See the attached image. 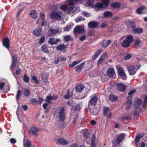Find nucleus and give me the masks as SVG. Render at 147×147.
<instances>
[{"label": "nucleus", "mask_w": 147, "mask_h": 147, "mask_svg": "<svg viewBox=\"0 0 147 147\" xmlns=\"http://www.w3.org/2000/svg\"><path fill=\"white\" fill-rule=\"evenodd\" d=\"M54 115L59 118L60 121H64L66 117L64 107L62 106L57 108L55 109Z\"/></svg>", "instance_id": "1"}, {"label": "nucleus", "mask_w": 147, "mask_h": 147, "mask_svg": "<svg viewBox=\"0 0 147 147\" xmlns=\"http://www.w3.org/2000/svg\"><path fill=\"white\" fill-rule=\"evenodd\" d=\"M121 39H124L122 43V46L125 48L129 47L134 40L133 38L131 36H123Z\"/></svg>", "instance_id": "2"}, {"label": "nucleus", "mask_w": 147, "mask_h": 147, "mask_svg": "<svg viewBox=\"0 0 147 147\" xmlns=\"http://www.w3.org/2000/svg\"><path fill=\"white\" fill-rule=\"evenodd\" d=\"M142 102V100L140 98H138L134 101V108L136 109L134 112V115H137L140 112L142 111V110L140 107Z\"/></svg>", "instance_id": "3"}, {"label": "nucleus", "mask_w": 147, "mask_h": 147, "mask_svg": "<svg viewBox=\"0 0 147 147\" xmlns=\"http://www.w3.org/2000/svg\"><path fill=\"white\" fill-rule=\"evenodd\" d=\"M60 8L62 10L65 11H67L70 14L74 13V12L72 7H68L67 5L66 4L61 5L60 6Z\"/></svg>", "instance_id": "4"}, {"label": "nucleus", "mask_w": 147, "mask_h": 147, "mask_svg": "<svg viewBox=\"0 0 147 147\" xmlns=\"http://www.w3.org/2000/svg\"><path fill=\"white\" fill-rule=\"evenodd\" d=\"M134 92H128L129 96L127 98L126 107V109L127 110H129L131 108L132 104V96Z\"/></svg>", "instance_id": "5"}, {"label": "nucleus", "mask_w": 147, "mask_h": 147, "mask_svg": "<svg viewBox=\"0 0 147 147\" xmlns=\"http://www.w3.org/2000/svg\"><path fill=\"white\" fill-rule=\"evenodd\" d=\"M62 14V12L61 11H59V12H53L51 13L50 16L53 19L60 20L61 18V16Z\"/></svg>", "instance_id": "6"}, {"label": "nucleus", "mask_w": 147, "mask_h": 147, "mask_svg": "<svg viewBox=\"0 0 147 147\" xmlns=\"http://www.w3.org/2000/svg\"><path fill=\"white\" fill-rule=\"evenodd\" d=\"M97 97L96 95L91 96V98L88 102V107L90 106H95L97 102Z\"/></svg>", "instance_id": "7"}, {"label": "nucleus", "mask_w": 147, "mask_h": 147, "mask_svg": "<svg viewBox=\"0 0 147 147\" xmlns=\"http://www.w3.org/2000/svg\"><path fill=\"white\" fill-rule=\"evenodd\" d=\"M126 136V134L124 133H121L118 134L116 138V142L117 144H119L122 142Z\"/></svg>", "instance_id": "8"}, {"label": "nucleus", "mask_w": 147, "mask_h": 147, "mask_svg": "<svg viewBox=\"0 0 147 147\" xmlns=\"http://www.w3.org/2000/svg\"><path fill=\"white\" fill-rule=\"evenodd\" d=\"M116 68L118 72V74L120 76L122 77V78L123 79L126 80L127 79L126 75L124 71L122 68L119 66H117Z\"/></svg>", "instance_id": "9"}, {"label": "nucleus", "mask_w": 147, "mask_h": 147, "mask_svg": "<svg viewBox=\"0 0 147 147\" xmlns=\"http://www.w3.org/2000/svg\"><path fill=\"white\" fill-rule=\"evenodd\" d=\"M103 115L107 118H109L111 117V112L109 107L105 106L103 107Z\"/></svg>", "instance_id": "10"}, {"label": "nucleus", "mask_w": 147, "mask_h": 147, "mask_svg": "<svg viewBox=\"0 0 147 147\" xmlns=\"http://www.w3.org/2000/svg\"><path fill=\"white\" fill-rule=\"evenodd\" d=\"M74 31L77 33L83 34L85 32V30L84 26L81 25L76 27L74 29Z\"/></svg>", "instance_id": "11"}, {"label": "nucleus", "mask_w": 147, "mask_h": 147, "mask_svg": "<svg viewBox=\"0 0 147 147\" xmlns=\"http://www.w3.org/2000/svg\"><path fill=\"white\" fill-rule=\"evenodd\" d=\"M127 69L130 75H134L137 70L135 66L130 65L127 67Z\"/></svg>", "instance_id": "12"}, {"label": "nucleus", "mask_w": 147, "mask_h": 147, "mask_svg": "<svg viewBox=\"0 0 147 147\" xmlns=\"http://www.w3.org/2000/svg\"><path fill=\"white\" fill-rule=\"evenodd\" d=\"M107 74L109 77L115 78L116 75L115 71L114 69L113 68H109L107 71Z\"/></svg>", "instance_id": "13"}, {"label": "nucleus", "mask_w": 147, "mask_h": 147, "mask_svg": "<svg viewBox=\"0 0 147 147\" xmlns=\"http://www.w3.org/2000/svg\"><path fill=\"white\" fill-rule=\"evenodd\" d=\"M38 131V127L34 126L32 127L29 131V133L32 136H37L38 134L37 132Z\"/></svg>", "instance_id": "14"}, {"label": "nucleus", "mask_w": 147, "mask_h": 147, "mask_svg": "<svg viewBox=\"0 0 147 147\" xmlns=\"http://www.w3.org/2000/svg\"><path fill=\"white\" fill-rule=\"evenodd\" d=\"M3 46L9 50V42L8 37H6L3 39Z\"/></svg>", "instance_id": "15"}, {"label": "nucleus", "mask_w": 147, "mask_h": 147, "mask_svg": "<svg viewBox=\"0 0 147 147\" xmlns=\"http://www.w3.org/2000/svg\"><path fill=\"white\" fill-rule=\"evenodd\" d=\"M84 88V85L80 83L76 85L75 87L76 90L78 92H81Z\"/></svg>", "instance_id": "16"}, {"label": "nucleus", "mask_w": 147, "mask_h": 147, "mask_svg": "<svg viewBox=\"0 0 147 147\" xmlns=\"http://www.w3.org/2000/svg\"><path fill=\"white\" fill-rule=\"evenodd\" d=\"M98 23L97 22L90 21L88 24V26L92 28H95L98 26Z\"/></svg>", "instance_id": "17"}, {"label": "nucleus", "mask_w": 147, "mask_h": 147, "mask_svg": "<svg viewBox=\"0 0 147 147\" xmlns=\"http://www.w3.org/2000/svg\"><path fill=\"white\" fill-rule=\"evenodd\" d=\"M85 63V62H84L77 66L75 68L76 71L77 72H80L84 67Z\"/></svg>", "instance_id": "18"}, {"label": "nucleus", "mask_w": 147, "mask_h": 147, "mask_svg": "<svg viewBox=\"0 0 147 147\" xmlns=\"http://www.w3.org/2000/svg\"><path fill=\"white\" fill-rule=\"evenodd\" d=\"M57 142L60 144L62 145H67L68 144L67 141L63 138H59L57 139Z\"/></svg>", "instance_id": "19"}, {"label": "nucleus", "mask_w": 147, "mask_h": 147, "mask_svg": "<svg viewBox=\"0 0 147 147\" xmlns=\"http://www.w3.org/2000/svg\"><path fill=\"white\" fill-rule=\"evenodd\" d=\"M66 60V59L62 56H58L57 57L56 59L55 60L54 63L55 64H57L59 61H65Z\"/></svg>", "instance_id": "20"}, {"label": "nucleus", "mask_w": 147, "mask_h": 147, "mask_svg": "<svg viewBox=\"0 0 147 147\" xmlns=\"http://www.w3.org/2000/svg\"><path fill=\"white\" fill-rule=\"evenodd\" d=\"M60 41V39L57 38L55 39L54 38H51L48 42L51 45H53L57 44L58 42Z\"/></svg>", "instance_id": "21"}, {"label": "nucleus", "mask_w": 147, "mask_h": 147, "mask_svg": "<svg viewBox=\"0 0 147 147\" xmlns=\"http://www.w3.org/2000/svg\"><path fill=\"white\" fill-rule=\"evenodd\" d=\"M48 75L47 73H43L42 76V81L45 84H47L49 83L48 80Z\"/></svg>", "instance_id": "22"}, {"label": "nucleus", "mask_w": 147, "mask_h": 147, "mask_svg": "<svg viewBox=\"0 0 147 147\" xmlns=\"http://www.w3.org/2000/svg\"><path fill=\"white\" fill-rule=\"evenodd\" d=\"M117 87L119 90L121 91H124L126 88V86L122 83L118 84Z\"/></svg>", "instance_id": "23"}, {"label": "nucleus", "mask_w": 147, "mask_h": 147, "mask_svg": "<svg viewBox=\"0 0 147 147\" xmlns=\"http://www.w3.org/2000/svg\"><path fill=\"white\" fill-rule=\"evenodd\" d=\"M41 29L40 28H38L34 30L33 34L37 36H40L41 35Z\"/></svg>", "instance_id": "24"}, {"label": "nucleus", "mask_w": 147, "mask_h": 147, "mask_svg": "<svg viewBox=\"0 0 147 147\" xmlns=\"http://www.w3.org/2000/svg\"><path fill=\"white\" fill-rule=\"evenodd\" d=\"M66 48V46L63 44L59 45L56 47V49L58 51H64Z\"/></svg>", "instance_id": "25"}, {"label": "nucleus", "mask_w": 147, "mask_h": 147, "mask_svg": "<svg viewBox=\"0 0 147 147\" xmlns=\"http://www.w3.org/2000/svg\"><path fill=\"white\" fill-rule=\"evenodd\" d=\"M102 51V49H99L96 51L92 57V59L94 60H95L98 57L100 53H101Z\"/></svg>", "instance_id": "26"}, {"label": "nucleus", "mask_w": 147, "mask_h": 147, "mask_svg": "<svg viewBox=\"0 0 147 147\" xmlns=\"http://www.w3.org/2000/svg\"><path fill=\"white\" fill-rule=\"evenodd\" d=\"M109 100L112 102H113L117 100L118 99V97L117 96L114 95H111L109 96Z\"/></svg>", "instance_id": "27"}, {"label": "nucleus", "mask_w": 147, "mask_h": 147, "mask_svg": "<svg viewBox=\"0 0 147 147\" xmlns=\"http://www.w3.org/2000/svg\"><path fill=\"white\" fill-rule=\"evenodd\" d=\"M111 42V41L110 40H108L107 41L104 40L102 42V46L106 48L110 44Z\"/></svg>", "instance_id": "28"}, {"label": "nucleus", "mask_w": 147, "mask_h": 147, "mask_svg": "<svg viewBox=\"0 0 147 147\" xmlns=\"http://www.w3.org/2000/svg\"><path fill=\"white\" fill-rule=\"evenodd\" d=\"M59 29L58 28L54 29L51 28L49 30V32L52 35H56Z\"/></svg>", "instance_id": "29"}, {"label": "nucleus", "mask_w": 147, "mask_h": 147, "mask_svg": "<svg viewBox=\"0 0 147 147\" xmlns=\"http://www.w3.org/2000/svg\"><path fill=\"white\" fill-rule=\"evenodd\" d=\"M144 136L143 134H139L136 137L135 141V143L137 144L139 140L141 138Z\"/></svg>", "instance_id": "30"}, {"label": "nucleus", "mask_w": 147, "mask_h": 147, "mask_svg": "<svg viewBox=\"0 0 147 147\" xmlns=\"http://www.w3.org/2000/svg\"><path fill=\"white\" fill-rule=\"evenodd\" d=\"M30 14L31 17L33 18H35L37 17L36 12L35 10L31 11Z\"/></svg>", "instance_id": "31"}, {"label": "nucleus", "mask_w": 147, "mask_h": 147, "mask_svg": "<svg viewBox=\"0 0 147 147\" xmlns=\"http://www.w3.org/2000/svg\"><path fill=\"white\" fill-rule=\"evenodd\" d=\"M133 31V32L135 33L140 34L142 32L143 30L142 28H138L134 29Z\"/></svg>", "instance_id": "32"}, {"label": "nucleus", "mask_w": 147, "mask_h": 147, "mask_svg": "<svg viewBox=\"0 0 147 147\" xmlns=\"http://www.w3.org/2000/svg\"><path fill=\"white\" fill-rule=\"evenodd\" d=\"M111 0H103L102 3L103 7L106 8L108 7V4Z\"/></svg>", "instance_id": "33"}, {"label": "nucleus", "mask_w": 147, "mask_h": 147, "mask_svg": "<svg viewBox=\"0 0 147 147\" xmlns=\"http://www.w3.org/2000/svg\"><path fill=\"white\" fill-rule=\"evenodd\" d=\"M41 49L42 51L45 53H49V51L47 46L45 45H44L42 46Z\"/></svg>", "instance_id": "34"}, {"label": "nucleus", "mask_w": 147, "mask_h": 147, "mask_svg": "<svg viewBox=\"0 0 147 147\" xmlns=\"http://www.w3.org/2000/svg\"><path fill=\"white\" fill-rule=\"evenodd\" d=\"M103 15L105 17H110L112 15V13L110 11H106L104 13Z\"/></svg>", "instance_id": "35"}, {"label": "nucleus", "mask_w": 147, "mask_h": 147, "mask_svg": "<svg viewBox=\"0 0 147 147\" xmlns=\"http://www.w3.org/2000/svg\"><path fill=\"white\" fill-rule=\"evenodd\" d=\"M83 0H69V5L71 6V7H72L74 8V7H73L74 4L73 3V1H78L79 3H81L82 2ZM73 10H74V9Z\"/></svg>", "instance_id": "36"}, {"label": "nucleus", "mask_w": 147, "mask_h": 147, "mask_svg": "<svg viewBox=\"0 0 147 147\" xmlns=\"http://www.w3.org/2000/svg\"><path fill=\"white\" fill-rule=\"evenodd\" d=\"M127 22L129 24V25L131 28H134L135 27V24L133 21L130 20H127Z\"/></svg>", "instance_id": "37"}, {"label": "nucleus", "mask_w": 147, "mask_h": 147, "mask_svg": "<svg viewBox=\"0 0 147 147\" xmlns=\"http://www.w3.org/2000/svg\"><path fill=\"white\" fill-rule=\"evenodd\" d=\"M32 144L28 140H27L24 143V147H30Z\"/></svg>", "instance_id": "38"}, {"label": "nucleus", "mask_w": 147, "mask_h": 147, "mask_svg": "<svg viewBox=\"0 0 147 147\" xmlns=\"http://www.w3.org/2000/svg\"><path fill=\"white\" fill-rule=\"evenodd\" d=\"M73 92H67V94L64 96L63 98L65 99H68L71 98L73 95Z\"/></svg>", "instance_id": "39"}, {"label": "nucleus", "mask_w": 147, "mask_h": 147, "mask_svg": "<svg viewBox=\"0 0 147 147\" xmlns=\"http://www.w3.org/2000/svg\"><path fill=\"white\" fill-rule=\"evenodd\" d=\"M111 6L113 8H119L120 7V5L119 3H113L111 4Z\"/></svg>", "instance_id": "40"}, {"label": "nucleus", "mask_w": 147, "mask_h": 147, "mask_svg": "<svg viewBox=\"0 0 147 147\" xmlns=\"http://www.w3.org/2000/svg\"><path fill=\"white\" fill-rule=\"evenodd\" d=\"M30 102L31 104L34 105H36L38 103L37 99L35 98H31L30 100Z\"/></svg>", "instance_id": "41"}, {"label": "nucleus", "mask_w": 147, "mask_h": 147, "mask_svg": "<svg viewBox=\"0 0 147 147\" xmlns=\"http://www.w3.org/2000/svg\"><path fill=\"white\" fill-rule=\"evenodd\" d=\"M94 0H88V1L89 2V3H87L86 4V5L90 7H93V5L92 2Z\"/></svg>", "instance_id": "42"}, {"label": "nucleus", "mask_w": 147, "mask_h": 147, "mask_svg": "<svg viewBox=\"0 0 147 147\" xmlns=\"http://www.w3.org/2000/svg\"><path fill=\"white\" fill-rule=\"evenodd\" d=\"M131 57L132 56L130 54H127L124 56L123 59L124 60H127L131 59Z\"/></svg>", "instance_id": "43"}, {"label": "nucleus", "mask_w": 147, "mask_h": 147, "mask_svg": "<svg viewBox=\"0 0 147 147\" xmlns=\"http://www.w3.org/2000/svg\"><path fill=\"white\" fill-rule=\"evenodd\" d=\"M71 38V36L70 35H65L63 37V40L65 42L69 41Z\"/></svg>", "instance_id": "44"}, {"label": "nucleus", "mask_w": 147, "mask_h": 147, "mask_svg": "<svg viewBox=\"0 0 147 147\" xmlns=\"http://www.w3.org/2000/svg\"><path fill=\"white\" fill-rule=\"evenodd\" d=\"M94 141V138H93V136H92L91 140V144L90 145V147H96Z\"/></svg>", "instance_id": "45"}, {"label": "nucleus", "mask_w": 147, "mask_h": 147, "mask_svg": "<svg viewBox=\"0 0 147 147\" xmlns=\"http://www.w3.org/2000/svg\"><path fill=\"white\" fill-rule=\"evenodd\" d=\"M79 61H73L72 63L70 64L69 66L70 67H72L75 66L76 65L80 63Z\"/></svg>", "instance_id": "46"}, {"label": "nucleus", "mask_w": 147, "mask_h": 147, "mask_svg": "<svg viewBox=\"0 0 147 147\" xmlns=\"http://www.w3.org/2000/svg\"><path fill=\"white\" fill-rule=\"evenodd\" d=\"M48 105V104L47 103H44L42 107L44 110H45V113H47L49 111V109L47 108V107Z\"/></svg>", "instance_id": "47"}, {"label": "nucleus", "mask_w": 147, "mask_h": 147, "mask_svg": "<svg viewBox=\"0 0 147 147\" xmlns=\"http://www.w3.org/2000/svg\"><path fill=\"white\" fill-rule=\"evenodd\" d=\"M72 26L71 25H67L63 28L64 31H68L71 29Z\"/></svg>", "instance_id": "48"}, {"label": "nucleus", "mask_w": 147, "mask_h": 147, "mask_svg": "<svg viewBox=\"0 0 147 147\" xmlns=\"http://www.w3.org/2000/svg\"><path fill=\"white\" fill-rule=\"evenodd\" d=\"M84 20V18L83 17H78L75 19V21L77 23L82 21Z\"/></svg>", "instance_id": "49"}, {"label": "nucleus", "mask_w": 147, "mask_h": 147, "mask_svg": "<svg viewBox=\"0 0 147 147\" xmlns=\"http://www.w3.org/2000/svg\"><path fill=\"white\" fill-rule=\"evenodd\" d=\"M24 80L26 83H28L29 80V78L26 74H24Z\"/></svg>", "instance_id": "50"}, {"label": "nucleus", "mask_w": 147, "mask_h": 147, "mask_svg": "<svg viewBox=\"0 0 147 147\" xmlns=\"http://www.w3.org/2000/svg\"><path fill=\"white\" fill-rule=\"evenodd\" d=\"M95 6L97 8H104L102 3H96L95 4Z\"/></svg>", "instance_id": "51"}, {"label": "nucleus", "mask_w": 147, "mask_h": 147, "mask_svg": "<svg viewBox=\"0 0 147 147\" xmlns=\"http://www.w3.org/2000/svg\"><path fill=\"white\" fill-rule=\"evenodd\" d=\"M83 134L86 139H87L88 138L89 133L88 131L86 130L83 131Z\"/></svg>", "instance_id": "52"}, {"label": "nucleus", "mask_w": 147, "mask_h": 147, "mask_svg": "<svg viewBox=\"0 0 147 147\" xmlns=\"http://www.w3.org/2000/svg\"><path fill=\"white\" fill-rule=\"evenodd\" d=\"M144 8V7L142 6L136 10V12L137 13L140 14L141 13L142 10Z\"/></svg>", "instance_id": "53"}, {"label": "nucleus", "mask_w": 147, "mask_h": 147, "mask_svg": "<svg viewBox=\"0 0 147 147\" xmlns=\"http://www.w3.org/2000/svg\"><path fill=\"white\" fill-rule=\"evenodd\" d=\"M32 79L33 80L34 82L36 84H39V81L37 80L36 76H33L32 78Z\"/></svg>", "instance_id": "54"}, {"label": "nucleus", "mask_w": 147, "mask_h": 147, "mask_svg": "<svg viewBox=\"0 0 147 147\" xmlns=\"http://www.w3.org/2000/svg\"><path fill=\"white\" fill-rule=\"evenodd\" d=\"M45 36H42L40 38L39 43L40 44L42 43L45 40Z\"/></svg>", "instance_id": "55"}, {"label": "nucleus", "mask_w": 147, "mask_h": 147, "mask_svg": "<svg viewBox=\"0 0 147 147\" xmlns=\"http://www.w3.org/2000/svg\"><path fill=\"white\" fill-rule=\"evenodd\" d=\"M106 57L107 55L106 54L104 53L100 57L99 59L103 61L105 60Z\"/></svg>", "instance_id": "56"}, {"label": "nucleus", "mask_w": 147, "mask_h": 147, "mask_svg": "<svg viewBox=\"0 0 147 147\" xmlns=\"http://www.w3.org/2000/svg\"><path fill=\"white\" fill-rule=\"evenodd\" d=\"M82 14L87 17L90 16V13H88V12H86L85 11L82 12Z\"/></svg>", "instance_id": "57"}, {"label": "nucleus", "mask_w": 147, "mask_h": 147, "mask_svg": "<svg viewBox=\"0 0 147 147\" xmlns=\"http://www.w3.org/2000/svg\"><path fill=\"white\" fill-rule=\"evenodd\" d=\"M12 62H16L17 61V56L16 55H15L12 57Z\"/></svg>", "instance_id": "58"}, {"label": "nucleus", "mask_w": 147, "mask_h": 147, "mask_svg": "<svg viewBox=\"0 0 147 147\" xmlns=\"http://www.w3.org/2000/svg\"><path fill=\"white\" fill-rule=\"evenodd\" d=\"M141 40L140 39H138L136 40L135 42V45L136 46H138L140 43Z\"/></svg>", "instance_id": "59"}, {"label": "nucleus", "mask_w": 147, "mask_h": 147, "mask_svg": "<svg viewBox=\"0 0 147 147\" xmlns=\"http://www.w3.org/2000/svg\"><path fill=\"white\" fill-rule=\"evenodd\" d=\"M147 105V95L145 96L144 98V100L143 104L144 107H145Z\"/></svg>", "instance_id": "60"}, {"label": "nucleus", "mask_w": 147, "mask_h": 147, "mask_svg": "<svg viewBox=\"0 0 147 147\" xmlns=\"http://www.w3.org/2000/svg\"><path fill=\"white\" fill-rule=\"evenodd\" d=\"M51 100H52L51 97L47 96L46 98V102L48 103H49L51 102Z\"/></svg>", "instance_id": "61"}, {"label": "nucleus", "mask_w": 147, "mask_h": 147, "mask_svg": "<svg viewBox=\"0 0 147 147\" xmlns=\"http://www.w3.org/2000/svg\"><path fill=\"white\" fill-rule=\"evenodd\" d=\"M79 118V116L78 115H76V117L74 118L73 120V122L74 123H77L78 119Z\"/></svg>", "instance_id": "62"}, {"label": "nucleus", "mask_w": 147, "mask_h": 147, "mask_svg": "<svg viewBox=\"0 0 147 147\" xmlns=\"http://www.w3.org/2000/svg\"><path fill=\"white\" fill-rule=\"evenodd\" d=\"M123 120H126L127 121L130 120L131 119V117L129 116H124L122 118Z\"/></svg>", "instance_id": "63"}, {"label": "nucleus", "mask_w": 147, "mask_h": 147, "mask_svg": "<svg viewBox=\"0 0 147 147\" xmlns=\"http://www.w3.org/2000/svg\"><path fill=\"white\" fill-rule=\"evenodd\" d=\"M86 38V36L84 35L80 36L79 38V39L81 41H83Z\"/></svg>", "instance_id": "64"}]
</instances>
